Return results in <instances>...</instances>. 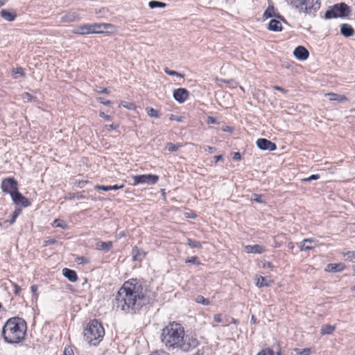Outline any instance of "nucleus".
Masks as SVG:
<instances>
[{
    "label": "nucleus",
    "mask_w": 355,
    "mask_h": 355,
    "mask_svg": "<svg viewBox=\"0 0 355 355\" xmlns=\"http://www.w3.org/2000/svg\"><path fill=\"white\" fill-rule=\"evenodd\" d=\"M149 303L150 298L147 295V290L137 279L125 282L115 297L116 308L125 313L135 314Z\"/></svg>",
    "instance_id": "nucleus-1"
},
{
    "label": "nucleus",
    "mask_w": 355,
    "mask_h": 355,
    "mask_svg": "<svg viewBox=\"0 0 355 355\" xmlns=\"http://www.w3.org/2000/svg\"><path fill=\"white\" fill-rule=\"evenodd\" d=\"M27 325L25 320L19 317L8 319L4 324L1 336L8 343H19L25 339Z\"/></svg>",
    "instance_id": "nucleus-2"
},
{
    "label": "nucleus",
    "mask_w": 355,
    "mask_h": 355,
    "mask_svg": "<svg viewBox=\"0 0 355 355\" xmlns=\"http://www.w3.org/2000/svg\"><path fill=\"white\" fill-rule=\"evenodd\" d=\"M184 336V327L180 323L170 322L162 329V342L168 348H178Z\"/></svg>",
    "instance_id": "nucleus-3"
},
{
    "label": "nucleus",
    "mask_w": 355,
    "mask_h": 355,
    "mask_svg": "<svg viewBox=\"0 0 355 355\" xmlns=\"http://www.w3.org/2000/svg\"><path fill=\"white\" fill-rule=\"evenodd\" d=\"M105 330L101 323L94 319L90 321L84 329L85 340L89 344L96 345L103 339Z\"/></svg>",
    "instance_id": "nucleus-4"
},
{
    "label": "nucleus",
    "mask_w": 355,
    "mask_h": 355,
    "mask_svg": "<svg viewBox=\"0 0 355 355\" xmlns=\"http://www.w3.org/2000/svg\"><path fill=\"white\" fill-rule=\"evenodd\" d=\"M290 4L300 13L315 12L320 7V0H290Z\"/></svg>",
    "instance_id": "nucleus-5"
},
{
    "label": "nucleus",
    "mask_w": 355,
    "mask_h": 355,
    "mask_svg": "<svg viewBox=\"0 0 355 355\" xmlns=\"http://www.w3.org/2000/svg\"><path fill=\"white\" fill-rule=\"evenodd\" d=\"M349 7L346 3H336L326 11L324 18L345 17L349 15Z\"/></svg>",
    "instance_id": "nucleus-6"
},
{
    "label": "nucleus",
    "mask_w": 355,
    "mask_h": 355,
    "mask_svg": "<svg viewBox=\"0 0 355 355\" xmlns=\"http://www.w3.org/2000/svg\"><path fill=\"white\" fill-rule=\"evenodd\" d=\"M133 185L139 184H155L157 182L159 177L157 175L146 174L135 175Z\"/></svg>",
    "instance_id": "nucleus-7"
},
{
    "label": "nucleus",
    "mask_w": 355,
    "mask_h": 355,
    "mask_svg": "<svg viewBox=\"0 0 355 355\" xmlns=\"http://www.w3.org/2000/svg\"><path fill=\"white\" fill-rule=\"evenodd\" d=\"M1 188L4 193L11 195L18 190V183L14 178H7L2 180Z\"/></svg>",
    "instance_id": "nucleus-8"
},
{
    "label": "nucleus",
    "mask_w": 355,
    "mask_h": 355,
    "mask_svg": "<svg viewBox=\"0 0 355 355\" xmlns=\"http://www.w3.org/2000/svg\"><path fill=\"white\" fill-rule=\"evenodd\" d=\"M199 342L196 338L189 336L184 337V336L182 341L180 344V346L178 347V348L184 352H189L196 348Z\"/></svg>",
    "instance_id": "nucleus-9"
},
{
    "label": "nucleus",
    "mask_w": 355,
    "mask_h": 355,
    "mask_svg": "<svg viewBox=\"0 0 355 355\" xmlns=\"http://www.w3.org/2000/svg\"><path fill=\"white\" fill-rule=\"evenodd\" d=\"M257 147L263 150L273 151L276 150V144L267 139H258L257 141Z\"/></svg>",
    "instance_id": "nucleus-10"
},
{
    "label": "nucleus",
    "mask_w": 355,
    "mask_h": 355,
    "mask_svg": "<svg viewBox=\"0 0 355 355\" xmlns=\"http://www.w3.org/2000/svg\"><path fill=\"white\" fill-rule=\"evenodd\" d=\"M10 196L14 203L17 205H21L23 207H26L31 205L28 199L20 193L18 190L14 192V193H11Z\"/></svg>",
    "instance_id": "nucleus-11"
},
{
    "label": "nucleus",
    "mask_w": 355,
    "mask_h": 355,
    "mask_svg": "<svg viewBox=\"0 0 355 355\" xmlns=\"http://www.w3.org/2000/svg\"><path fill=\"white\" fill-rule=\"evenodd\" d=\"M173 97L178 102L183 103L189 97V92L185 88H178L173 91Z\"/></svg>",
    "instance_id": "nucleus-12"
},
{
    "label": "nucleus",
    "mask_w": 355,
    "mask_h": 355,
    "mask_svg": "<svg viewBox=\"0 0 355 355\" xmlns=\"http://www.w3.org/2000/svg\"><path fill=\"white\" fill-rule=\"evenodd\" d=\"M293 55L299 60H305L309 58V52L304 46H298L295 49Z\"/></svg>",
    "instance_id": "nucleus-13"
},
{
    "label": "nucleus",
    "mask_w": 355,
    "mask_h": 355,
    "mask_svg": "<svg viewBox=\"0 0 355 355\" xmlns=\"http://www.w3.org/2000/svg\"><path fill=\"white\" fill-rule=\"evenodd\" d=\"M94 32L96 31L93 28L92 24L79 26L73 31V33L77 35L92 34Z\"/></svg>",
    "instance_id": "nucleus-14"
},
{
    "label": "nucleus",
    "mask_w": 355,
    "mask_h": 355,
    "mask_svg": "<svg viewBox=\"0 0 355 355\" xmlns=\"http://www.w3.org/2000/svg\"><path fill=\"white\" fill-rule=\"evenodd\" d=\"M132 255L133 261H141L145 258L146 252L137 246H134L132 249Z\"/></svg>",
    "instance_id": "nucleus-15"
},
{
    "label": "nucleus",
    "mask_w": 355,
    "mask_h": 355,
    "mask_svg": "<svg viewBox=\"0 0 355 355\" xmlns=\"http://www.w3.org/2000/svg\"><path fill=\"white\" fill-rule=\"evenodd\" d=\"M80 17L76 12H69L61 17L60 21L62 23H69L79 21Z\"/></svg>",
    "instance_id": "nucleus-16"
},
{
    "label": "nucleus",
    "mask_w": 355,
    "mask_h": 355,
    "mask_svg": "<svg viewBox=\"0 0 355 355\" xmlns=\"http://www.w3.org/2000/svg\"><path fill=\"white\" fill-rule=\"evenodd\" d=\"M345 265L343 263H328L326 266L324 270L330 272H341L344 270Z\"/></svg>",
    "instance_id": "nucleus-17"
},
{
    "label": "nucleus",
    "mask_w": 355,
    "mask_h": 355,
    "mask_svg": "<svg viewBox=\"0 0 355 355\" xmlns=\"http://www.w3.org/2000/svg\"><path fill=\"white\" fill-rule=\"evenodd\" d=\"M62 275L71 282H76L78 280L76 272L73 270L65 268L62 270Z\"/></svg>",
    "instance_id": "nucleus-18"
},
{
    "label": "nucleus",
    "mask_w": 355,
    "mask_h": 355,
    "mask_svg": "<svg viewBox=\"0 0 355 355\" xmlns=\"http://www.w3.org/2000/svg\"><path fill=\"white\" fill-rule=\"evenodd\" d=\"M340 33L346 37H349L355 33V31L352 26L347 24H343L340 26Z\"/></svg>",
    "instance_id": "nucleus-19"
},
{
    "label": "nucleus",
    "mask_w": 355,
    "mask_h": 355,
    "mask_svg": "<svg viewBox=\"0 0 355 355\" xmlns=\"http://www.w3.org/2000/svg\"><path fill=\"white\" fill-rule=\"evenodd\" d=\"M0 16L8 21H12L17 17V14L15 12H10L8 10L3 9L0 12Z\"/></svg>",
    "instance_id": "nucleus-20"
},
{
    "label": "nucleus",
    "mask_w": 355,
    "mask_h": 355,
    "mask_svg": "<svg viewBox=\"0 0 355 355\" xmlns=\"http://www.w3.org/2000/svg\"><path fill=\"white\" fill-rule=\"evenodd\" d=\"M245 252L248 253H254V254H261L264 252V248L260 245H246L245 248Z\"/></svg>",
    "instance_id": "nucleus-21"
},
{
    "label": "nucleus",
    "mask_w": 355,
    "mask_h": 355,
    "mask_svg": "<svg viewBox=\"0 0 355 355\" xmlns=\"http://www.w3.org/2000/svg\"><path fill=\"white\" fill-rule=\"evenodd\" d=\"M314 243L315 244V240L314 239H304L301 243L300 246V251H308L312 250L315 245H306V243Z\"/></svg>",
    "instance_id": "nucleus-22"
},
{
    "label": "nucleus",
    "mask_w": 355,
    "mask_h": 355,
    "mask_svg": "<svg viewBox=\"0 0 355 355\" xmlns=\"http://www.w3.org/2000/svg\"><path fill=\"white\" fill-rule=\"evenodd\" d=\"M112 241H98L96 244V248L98 250L109 251L112 248Z\"/></svg>",
    "instance_id": "nucleus-23"
},
{
    "label": "nucleus",
    "mask_w": 355,
    "mask_h": 355,
    "mask_svg": "<svg viewBox=\"0 0 355 355\" xmlns=\"http://www.w3.org/2000/svg\"><path fill=\"white\" fill-rule=\"evenodd\" d=\"M281 22L275 19H271L268 24V29L272 31H282Z\"/></svg>",
    "instance_id": "nucleus-24"
},
{
    "label": "nucleus",
    "mask_w": 355,
    "mask_h": 355,
    "mask_svg": "<svg viewBox=\"0 0 355 355\" xmlns=\"http://www.w3.org/2000/svg\"><path fill=\"white\" fill-rule=\"evenodd\" d=\"M92 26H93V28H94V31H96V32L94 33L96 34L103 33L104 31L102 30L103 28L104 29H106V28L112 26V25L110 24H105V23H102V24L94 23V24H92Z\"/></svg>",
    "instance_id": "nucleus-25"
},
{
    "label": "nucleus",
    "mask_w": 355,
    "mask_h": 355,
    "mask_svg": "<svg viewBox=\"0 0 355 355\" xmlns=\"http://www.w3.org/2000/svg\"><path fill=\"white\" fill-rule=\"evenodd\" d=\"M326 96H328L329 97L330 101L343 102V101H347L348 100L345 96L335 94V93H328V94H326Z\"/></svg>",
    "instance_id": "nucleus-26"
},
{
    "label": "nucleus",
    "mask_w": 355,
    "mask_h": 355,
    "mask_svg": "<svg viewBox=\"0 0 355 355\" xmlns=\"http://www.w3.org/2000/svg\"><path fill=\"white\" fill-rule=\"evenodd\" d=\"M256 280H257L256 285L259 288L263 287V286H268L270 283V280H268L266 277L261 276V275H259V276L257 275Z\"/></svg>",
    "instance_id": "nucleus-27"
},
{
    "label": "nucleus",
    "mask_w": 355,
    "mask_h": 355,
    "mask_svg": "<svg viewBox=\"0 0 355 355\" xmlns=\"http://www.w3.org/2000/svg\"><path fill=\"white\" fill-rule=\"evenodd\" d=\"M335 326L330 324H324L321 327L320 334L322 335L331 334L335 331Z\"/></svg>",
    "instance_id": "nucleus-28"
},
{
    "label": "nucleus",
    "mask_w": 355,
    "mask_h": 355,
    "mask_svg": "<svg viewBox=\"0 0 355 355\" xmlns=\"http://www.w3.org/2000/svg\"><path fill=\"white\" fill-rule=\"evenodd\" d=\"M53 226L60 227L62 230H67L68 228V224L64 220L61 219H55L53 221Z\"/></svg>",
    "instance_id": "nucleus-29"
},
{
    "label": "nucleus",
    "mask_w": 355,
    "mask_h": 355,
    "mask_svg": "<svg viewBox=\"0 0 355 355\" xmlns=\"http://www.w3.org/2000/svg\"><path fill=\"white\" fill-rule=\"evenodd\" d=\"M293 351L295 352L294 355H310L311 352V349L309 347H306L302 349L295 348Z\"/></svg>",
    "instance_id": "nucleus-30"
},
{
    "label": "nucleus",
    "mask_w": 355,
    "mask_h": 355,
    "mask_svg": "<svg viewBox=\"0 0 355 355\" xmlns=\"http://www.w3.org/2000/svg\"><path fill=\"white\" fill-rule=\"evenodd\" d=\"M148 6L150 8H164L166 7V4L162 1H151L148 3Z\"/></svg>",
    "instance_id": "nucleus-31"
},
{
    "label": "nucleus",
    "mask_w": 355,
    "mask_h": 355,
    "mask_svg": "<svg viewBox=\"0 0 355 355\" xmlns=\"http://www.w3.org/2000/svg\"><path fill=\"white\" fill-rule=\"evenodd\" d=\"M187 242L188 245H189L191 248H196L200 249L202 248V244L200 242L197 241H193L190 238H187Z\"/></svg>",
    "instance_id": "nucleus-32"
},
{
    "label": "nucleus",
    "mask_w": 355,
    "mask_h": 355,
    "mask_svg": "<svg viewBox=\"0 0 355 355\" xmlns=\"http://www.w3.org/2000/svg\"><path fill=\"white\" fill-rule=\"evenodd\" d=\"M146 112L148 113V114L151 116V117H155V118H159L160 117V114H159V111L153 108V107H147L146 109Z\"/></svg>",
    "instance_id": "nucleus-33"
},
{
    "label": "nucleus",
    "mask_w": 355,
    "mask_h": 355,
    "mask_svg": "<svg viewBox=\"0 0 355 355\" xmlns=\"http://www.w3.org/2000/svg\"><path fill=\"white\" fill-rule=\"evenodd\" d=\"M182 146L180 144H174L173 143H167L166 148L169 152H175L177 151Z\"/></svg>",
    "instance_id": "nucleus-34"
},
{
    "label": "nucleus",
    "mask_w": 355,
    "mask_h": 355,
    "mask_svg": "<svg viewBox=\"0 0 355 355\" xmlns=\"http://www.w3.org/2000/svg\"><path fill=\"white\" fill-rule=\"evenodd\" d=\"M275 15L274 7L272 6H270L265 10L263 13V17L265 18H270Z\"/></svg>",
    "instance_id": "nucleus-35"
},
{
    "label": "nucleus",
    "mask_w": 355,
    "mask_h": 355,
    "mask_svg": "<svg viewBox=\"0 0 355 355\" xmlns=\"http://www.w3.org/2000/svg\"><path fill=\"white\" fill-rule=\"evenodd\" d=\"M21 209L20 208H17L14 211V212L12 214V218H11V219L9 221L10 224H13L15 222L16 218L21 214Z\"/></svg>",
    "instance_id": "nucleus-36"
},
{
    "label": "nucleus",
    "mask_w": 355,
    "mask_h": 355,
    "mask_svg": "<svg viewBox=\"0 0 355 355\" xmlns=\"http://www.w3.org/2000/svg\"><path fill=\"white\" fill-rule=\"evenodd\" d=\"M345 256H347V259L349 261L354 263L355 262V251H347L344 253Z\"/></svg>",
    "instance_id": "nucleus-37"
},
{
    "label": "nucleus",
    "mask_w": 355,
    "mask_h": 355,
    "mask_svg": "<svg viewBox=\"0 0 355 355\" xmlns=\"http://www.w3.org/2000/svg\"><path fill=\"white\" fill-rule=\"evenodd\" d=\"M186 263H193V264H195V265H200V263L198 260V258L196 256L194 257H188L186 261H185Z\"/></svg>",
    "instance_id": "nucleus-38"
},
{
    "label": "nucleus",
    "mask_w": 355,
    "mask_h": 355,
    "mask_svg": "<svg viewBox=\"0 0 355 355\" xmlns=\"http://www.w3.org/2000/svg\"><path fill=\"white\" fill-rule=\"evenodd\" d=\"M196 302L198 303H201L204 305H209L210 302L208 299L207 298H205L202 295H198L196 298Z\"/></svg>",
    "instance_id": "nucleus-39"
},
{
    "label": "nucleus",
    "mask_w": 355,
    "mask_h": 355,
    "mask_svg": "<svg viewBox=\"0 0 355 355\" xmlns=\"http://www.w3.org/2000/svg\"><path fill=\"white\" fill-rule=\"evenodd\" d=\"M12 74H19L21 77L25 76L24 70L21 67H17L16 69H13L12 70Z\"/></svg>",
    "instance_id": "nucleus-40"
},
{
    "label": "nucleus",
    "mask_w": 355,
    "mask_h": 355,
    "mask_svg": "<svg viewBox=\"0 0 355 355\" xmlns=\"http://www.w3.org/2000/svg\"><path fill=\"white\" fill-rule=\"evenodd\" d=\"M257 355H274V352L269 348L261 350Z\"/></svg>",
    "instance_id": "nucleus-41"
},
{
    "label": "nucleus",
    "mask_w": 355,
    "mask_h": 355,
    "mask_svg": "<svg viewBox=\"0 0 355 355\" xmlns=\"http://www.w3.org/2000/svg\"><path fill=\"white\" fill-rule=\"evenodd\" d=\"M22 98L24 100H26L27 101H31L33 100H35L36 98L33 96L31 94L28 92H24L22 95Z\"/></svg>",
    "instance_id": "nucleus-42"
},
{
    "label": "nucleus",
    "mask_w": 355,
    "mask_h": 355,
    "mask_svg": "<svg viewBox=\"0 0 355 355\" xmlns=\"http://www.w3.org/2000/svg\"><path fill=\"white\" fill-rule=\"evenodd\" d=\"M164 72L169 75V76H180V77H183L180 73H179L178 72L175 71H173V70H171L169 69L168 68H165L164 69Z\"/></svg>",
    "instance_id": "nucleus-43"
},
{
    "label": "nucleus",
    "mask_w": 355,
    "mask_h": 355,
    "mask_svg": "<svg viewBox=\"0 0 355 355\" xmlns=\"http://www.w3.org/2000/svg\"><path fill=\"white\" fill-rule=\"evenodd\" d=\"M76 261L78 264L87 263L89 262V259L85 257H79L76 259Z\"/></svg>",
    "instance_id": "nucleus-44"
},
{
    "label": "nucleus",
    "mask_w": 355,
    "mask_h": 355,
    "mask_svg": "<svg viewBox=\"0 0 355 355\" xmlns=\"http://www.w3.org/2000/svg\"><path fill=\"white\" fill-rule=\"evenodd\" d=\"M205 151L208 152L211 154L214 153L216 151V148L209 146H204L202 147Z\"/></svg>",
    "instance_id": "nucleus-45"
},
{
    "label": "nucleus",
    "mask_w": 355,
    "mask_h": 355,
    "mask_svg": "<svg viewBox=\"0 0 355 355\" xmlns=\"http://www.w3.org/2000/svg\"><path fill=\"white\" fill-rule=\"evenodd\" d=\"M95 189L108 191L111 190V187H110V186L96 185V186H95Z\"/></svg>",
    "instance_id": "nucleus-46"
},
{
    "label": "nucleus",
    "mask_w": 355,
    "mask_h": 355,
    "mask_svg": "<svg viewBox=\"0 0 355 355\" xmlns=\"http://www.w3.org/2000/svg\"><path fill=\"white\" fill-rule=\"evenodd\" d=\"M64 355H74L73 349L71 346H67L64 350Z\"/></svg>",
    "instance_id": "nucleus-47"
},
{
    "label": "nucleus",
    "mask_w": 355,
    "mask_h": 355,
    "mask_svg": "<svg viewBox=\"0 0 355 355\" xmlns=\"http://www.w3.org/2000/svg\"><path fill=\"white\" fill-rule=\"evenodd\" d=\"M319 178H320L319 175H311L309 178L303 179L302 181H304V182H309V181H311V180H318V179H319Z\"/></svg>",
    "instance_id": "nucleus-48"
},
{
    "label": "nucleus",
    "mask_w": 355,
    "mask_h": 355,
    "mask_svg": "<svg viewBox=\"0 0 355 355\" xmlns=\"http://www.w3.org/2000/svg\"><path fill=\"white\" fill-rule=\"evenodd\" d=\"M97 101L98 102H99L100 103H102L103 105H110L111 104V102L110 101H108V100H105L102 97H98L97 98Z\"/></svg>",
    "instance_id": "nucleus-49"
},
{
    "label": "nucleus",
    "mask_w": 355,
    "mask_h": 355,
    "mask_svg": "<svg viewBox=\"0 0 355 355\" xmlns=\"http://www.w3.org/2000/svg\"><path fill=\"white\" fill-rule=\"evenodd\" d=\"M214 320L216 322H223V320L221 314H216L214 316Z\"/></svg>",
    "instance_id": "nucleus-50"
},
{
    "label": "nucleus",
    "mask_w": 355,
    "mask_h": 355,
    "mask_svg": "<svg viewBox=\"0 0 355 355\" xmlns=\"http://www.w3.org/2000/svg\"><path fill=\"white\" fill-rule=\"evenodd\" d=\"M261 198H262L261 195L254 193L252 200L257 202H262Z\"/></svg>",
    "instance_id": "nucleus-51"
},
{
    "label": "nucleus",
    "mask_w": 355,
    "mask_h": 355,
    "mask_svg": "<svg viewBox=\"0 0 355 355\" xmlns=\"http://www.w3.org/2000/svg\"><path fill=\"white\" fill-rule=\"evenodd\" d=\"M31 292L33 293V295L35 298L37 297V286L36 285H33L31 287Z\"/></svg>",
    "instance_id": "nucleus-52"
},
{
    "label": "nucleus",
    "mask_w": 355,
    "mask_h": 355,
    "mask_svg": "<svg viewBox=\"0 0 355 355\" xmlns=\"http://www.w3.org/2000/svg\"><path fill=\"white\" fill-rule=\"evenodd\" d=\"M99 116L101 118H103V119H105L107 121H110L112 119L111 116L105 114L103 112H101L100 114H99Z\"/></svg>",
    "instance_id": "nucleus-53"
},
{
    "label": "nucleus",
    "mask_w": 355,
    "mask_h": 355,
    "mask_svg": "<svg viewBox=\"0 0 355 355\" xmlns=\"http://www.w3.org/2000/svg\"><path fill=\"white\" fill-rule=\"evenodd\" d=\"M169 119L171 121H182V118L180 116L174 114H171Z\"/></svg>",
    "instance_id": "nucleus-54"
},
{
    "label": "nucleus",
    "mask_w": 355,
    "mask_h": 355,
    "mask_svg": "<svg viewBox=\"0 0 355 355\" xmlns=\"http://www.w3.org/2000/svg\"><path fill=\"white\" fill-rule=\"evenodd\" d=\"M232 159L234 160H240L241 159V155L239 152H235L233 154Z\"/></svg>",
    "instance_id": "nucleus-55"
},
{
    "label": "nucleus",
    "mask_w": 355,
    "mask_h": 355,
    "mask_svg": "<svg viewBox=\"0 0 355 355\" xmlns=\"http://www.w3.org/2000/svg\"><path fill=\"white\" fill-rule=\"evenodd\" d=\"M13 286H14V288H15V290H14V293L15 295H19L20 291H21V288L20 286H19L17 284H13Z\"/></svg>",
    "instance_id": "nucleus-56"
},
{
    "label": "nucleus",
    "mask_w": 355,
    "mask_h": 355,
    "mask_svg": "<svg viewBox=\"0 0 355 355\" xmlns=\"http://www.w3.org/2000/svg\"><path fill=\"white\" fill-rule=\"evenodd\" d=\"M96 91L100 94H108L109 93L108 89L107 88L98 87V89H96Z\"/></svg>",
    "instance_id": "nucleus-57"
},
{
    "label": "nucleus",
    "mask_w": 355,
    "mask_h": 355,
    "mask_svg": "<svg viewBox=\"0 0 355 355\" xmlns=\"http://www.w3.org/2000/svg\"><path fill=\"white\" fill-rule=\"evenodd\" d=\"M273 88H274V89L280 91V92H283L284 94L287 93V92H288L286 89H284L283 87H281L277 86V85H275L273 87Z\"/></svg>",
    "instance_id": "nucleus-58"
},
{
    "label": "nucleus",
    "mask_w": 355,
    "mask_h": 355,
    "mask_svg": "<svg viewBox=\"0 0 355 355\" xmlns=\"http://www.w3.org/2000/svg\"><path fill=\"white\" fill-rule=\"evenodd\" d=\"M207 123H217L216 119L214 117L212 116H208L207 118Z\"/></svg>",
    "instance_id": "nucleus-59"
},
{
    "label": "nucleus",
    "mask_w": 355,
    "mask_h": 355,
    "mask_svg": "<svg viewBox=\"0 0 355 355\" xmlns=\"http://www.w3.org/2000/svg\"><path fill=\"white\" fill-rule=\"evenodd\" d=\"M57 241L54 239H49L45 241V245H51L55 243Z\"/></svg>",
    "instance_id": "nucleus-60"
},
{
    "label": "nucleus",
    "mask_w": 355,
    "mask_h": 355,
    "mask_svg": "<svg viewBox=\"0 0 355 355\" xmlns=\"http://www.w3.org/2000/svg\"><path fill=\"white\" fill-rule=\"evenodd\" d=\"M124 187L123 184H121L120 186L117 185V184H115V185H113V186H110L111 187V190H117L119 189H121Z\"/></svg>",
    "instance_id": "nucleus-61"
},
{
    "label": "nucleus",
    "mask_w": 355,
    "mask_h": 355,
    "mask_svg": "<svg viewBox=\"0 0 355 355\" xmlns=\"http://www.w3.org/2000/svg\"><path fill=\"white\" fill-rule=\"evenodd\" d=\"M123 106L130 110V109H132V107H134V105L132 103H128L125 102V104H123Z\"/></svg>",
    "instance_id": "nucleus-62"
},
{
    "label": "nucleus",
    "mask_w": 355,
    "mask_h": 355,
    "mask_svg": "<svg viewBox=\"0 0 355 355\" xmlns=\"http://www.w3.org/2000/svg\"><path fill=\"white\" fill-rule=\"evenodd\" d=\"M214 161L215 162H218V161H220V159H223V155H216L214 157Z\"/></svg>",
    "instance_id": "nucleus-63"
},
{
    "label": "nucleus",
    "mask_w": 355,
    "mask_h": 355,
    "mask_svg": "<svg viewBox=\"0 0 355 355\" xmlns=\"http://www.w3.org/2000/svg\"><path fill=\"white\" fill-rule=\"evenodd\" d=\"M263 268H272V264L268 261V262H266L264 264H263Z\"/></svg>",
    "instance_id": "nucleus-64"
}]
</instances>
